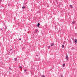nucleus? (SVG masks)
Masks as SVG:
<instances>
[{"label":"nucleus","instance_id":"nucleus-4","mask_svg":"<svg viewBox=\"0 0 77 77\" xmlns=\"http://www.w3.org/2000/svg\"><path fill=\"white\" fill-rule=\"evenodd\" d=\"M51 46H53L54 45V43H51Z\"/></svg>","mask_w":77,"mask_h":77},{"label":"nucleus","instance_id":"nucleus-5","mask_svg":"<svg viewBox=\"0 0 77 77\" xmlns=\"http://www.w3.org/2000/svg\"><path fill=\"white\" fill-rule=\"evenodd\" d=\"M65 66V64H63V67H64V66Z\"/></svg>","mask_w":77,"mask_h":77},{"label":"nucleus","instance_id":"nucleus-16","mask_svg":"<svg viewBox=\"0 0 77 77\" xmlns=\"http://www.w3.org/2000/svg\"><path fill=\"white\" fill-rule=\"evenodd\" d=\"M60 77H63V76L62 75H61Z\"/></svg>","mask_w":77,"mask_h":77},{"label":"nucleus","instance_id":"nucleus-10","mask_svg":"<svg viewBox=\"0 0 77 77\" xmlns=\"http://www.w3.org/2000/svg\"><path fill=\"white\" fill-rule=\"evenodd\" d=\"M22 9H24V8H25V7L24 6H23L22 7Z\"/></svg>","mask_w":77,"mask_h":77},{"label":"nucleus","instance_id":"nucleus-7","mask_svg":"<svg viewBox=\"0 0 77 77\" xmlns=\"http://www.w3.org/2000/svg\"><path fill=\"white\" fill-rule=\"evenodd\" d=\"M14 60H15V61H17V58H15L14 59Z\"/></svg>","mask_w":77,"mask_h":77},{"label":"nucleus","instance_id":"nucleus-15","mask_svg":"<svg viewBox=\"0 0 77 77\" xmlns=\"http://www.w3.org/2000/svg\"><path fill=\"white\" fill-rule=\"evenodd\" d=\"M2 2V0H0V2Z\"/></svg>","mask_w":77,"mask_h":77},{"label":"nucleus","instance_id":"nucleus-13","mask_svg":"<svg viewBox=\"0 0 77 77\" xmlns=\"http://www.w3.org/2000/svg\"><path fill=\"white\" fill-rule=\"evenodd\" d=\"M20 68H22L21 67H20Z\"/></svg>","mask_w":77,"mask_h":77},{"label":"nucleus","instance_id":"nucleus-1","mask_svg":"<svg viewBox=\"0 0 77 77\" xmlns=\"http://www.w3.org/2000/svg\"><path fill=\"white\" fill-rule=\"evenodd\" d=\"M66 59L68 60V55L66 54Z\"/></svg>","mask_w":77,"mask_h":77},{"label":"nucleus","instance_id":"nucleus-6","mask_svg":"<svg viewBox=\"0 0 77 77\" xmlns=\"http://www.w3.org/2000/svg\"><path fill=\"white\" fill-rule=\"evenodd\" d=\"M69 6L70 7V8H72V5H70Z\"/></svg>","mask_w":77,"mask_h":77},{"label":"nucleus","instance_id":"nucleus-9","mask_svg":"<svg viewBox=\"0 0 77 77\" xmlns=\"http://www.w3.org/2000/svg\"><path fill=\"white\" fill-rule=\"evenodd\" d=\"M72 24H75V22L73 21V22H72Z\"/></svg>","mask_w":77,"mask_h":77},{"label":"nucleus","instance_id":"nucleus-12","mask_svg":"<svg viewBox=\"0 0 77 77\" xmlns=\"http://www.w3.org/2000/svg\"><path fill=\"white\" fill-rule=\"evenodd\" d=\"M63 48L64 47V45H62Z\"/></svg>","mask_w":77,"mask_h":77},{"label":"nucleus","instance_id":"nucleus-11","mask_svg":"<svg viewBox=\"0 0 77 77\" xmlns=\"http://www.w3.org/2000/svg\"><path fill=\"white\" fill-rule=\"evenodd\" d=\"M26 71H27V70L26 69L24 70V71H25V72H26Z\"/></svg>","mask_w":77,"mask_h":77},{"label":"nucleus","instance_id":"nucleus-3","mask_svg":"<svg viewBox=\"0 0 77 77\" xmlns=\"http://www.w3.org/2000/svg\"><path fill=\"white\" fill-rule=\"evenodd\" d=\"M40 25V23H38V24H37V26L38 27H39V26Z\"/></svg>","mask_w":77,"mask_h":77},{"label":"nucleus","instance_id":"nucleus-17","mask_svg":"<svg viewBox=\"0 0 77 77\" xmlns=\"http://www.w3.org/2000/svg\"><path fill=\"white\" fill-rule=\"evenodd\" d=\"M11 50H12V49H11Z\"/></svg>","mask_w":77,"mask_h":77},{"label":"nucleus","instance_id":"nucleus-14","mask_svg":"<svg viewBox=\"0 0 77 77\" xmlns=\"http://www.w3.org/2000/svg\"><path fill=\"white\" fill-rule=\"evenodd\" d=\"M19 40H20V41H21V38H20V39H19Z\"/></svg>","mask_w":77,"mask_h":77},{"label":"nucleus","instance_id":"nucleus-2","mask_svg":"<svg viewBox=\"0 0 77 77\" xmlns=\"http://www.w3.org/2000/svg\"><path fill=\"white\" fill-rule=\"evenodd\" d=\"M38 30L37 29H35V32H34V33H37V32H38Z\"/></svg>","mask_w":77,"mask_h":77},{"label":"nucleus","instance_id":"nucleus-8","mask_svg":"<svg viewBox=\"0 0 77 77\" xmlns=\"http://www.w3.org/2000/svg\"><path fill=\"white\" fill-rule=\"evenodd\" d=\"M75 42H77V40H75Z\"/></svg>","mask_w":77,"mask_h":77}]
</instances>
